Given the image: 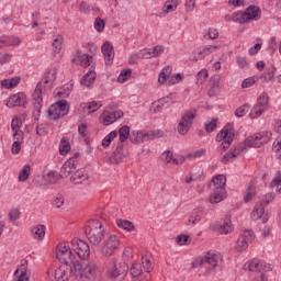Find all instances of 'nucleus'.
<instances>
[{"label":"nucleus","instance_id":"1","mask_svg":"<svg viewBox=\"0 0 281 281\" xmlns=\"http://www.w3.org/2000/svg\"><path fill=\"white\" fill-rule=\"evenodd\" d=\"M85 232L90 245L94 247H98L104 238V226H102V222L98 220L88 221Z\"/></svg>","mask_w":281,"mask_h":281},{"label":"nucleus","instance_id":"2","mask_svg":"<svg viewBox=\"0 0 281 281\" xmlns=\"http://www.w3.org/2000/svg\"><path fill=\"white\" fill-rule=\"evenodd\" d=\"M262 11L256 5H249L244 12H235L232 15V21L234 23H240L241 25L245 23H249V21H258Z\"/></svg>","mask_w":281,"mask_h":281},{"label":"nucleus","instance_id":"3","mask_svg":"<svg viewBox=\"0 0 281 281\" xmlns=\"http://www.w3.org/2000/svg\"><path fill=\"white\" fill-rule=\"evenodd\" d=\"M128 276V265L126 262L112 261L108 265L106 277L110 280L122 281Z\"/></svg>","mask_w":281,"mask_h":281},{"label":"nucleus","instance_id":"4","mask_svg":"<svg viewBox=\"0 0 281 281\" xmlns=\"http://www.w3.org/2000/svg\"><path fill=\"white\" fill-rule=\"evenodd\" d=\"M245 271H252L255 273H260L255 278V281H268L267 271H271V265L269 263H261L258 259H252L244 265Z\"/></svg>","mask_w":281,"mask_h":281},{"label":"nucleus","instance_id":"5","mask_svg":"<svg viewBox=\"0 0 281 281\" xmlns=\"http://www.w3.org/2000/svg\"><path fill=\"white\" fill-rule=\"evenodd\" d=\"M234 137H236V134L234 133L232 125H225L223 130L216 135V142H222L217 148L218 153H225V150L232 146Z\"/></svg>","mask_w":281,"mask_h":281},{"label":"nucleus","instance_id":"6","mask_svg":"<svg viewBox=\"0 0 281 281\" xmlns=\"http://www.w3.org/2000/svg\"><path fill=\"white\" fill-rule=\"evenodd\" d=\"M205 263L210 266L205 270L204 276H210L212 271H221L223 269V255L216 250H209L205 255Z\"/></svg>","mask_w":281,"mask_h":281},{"label":"nucleus","instance_id":"7","mask_svg":"<svg viewBox=\"0 0 281 281\" xmlns=\"http://www.w3.org/2000/svg\"><path fill=\"white\" fill-rule=\"evenodd\" d=\"M196 119V109L192 108L182 114L178 123V133L180 135H188L194 120Z\"/></svg>","mask_w":281,"mask_h":281},{"label":"nucleus","instance_id":"8","mask_svg":"<svg viewBox=\"0 0 281 281\" xmlns=\"http://www.w3.org/2000/svg\"><path fill=\"white\" fill-rule=\"evenodd\" d=\"M47 111L49 120H60V117H65V115H68L69 103H67V100H59L52 104Z\"/></svg>","mask_w":281,"mask_h":281},{"label":"nucleus","instance_id":"9","mask_svg":"<svg viewBox=\"0 0 281 281\" xmlns=\"http://www.w3.org/2000/svg\"><path fill=\"white\" fill-rule=\"evenodd\" d=\"M56 258L61 265H71V261L76 259V255L71 252V248L67 241L57 245Z\"/></svg>","mask_w":281,"mask_h":281},{"label":"nucleus","instance_id":"10","mask_svg":"<svg viewBox=\"0 0 281 281\" xmlns=\"http://www.w3.org/2000/svg\"><path fill=\"white\" fill-rule=\"evenodd\" d=\"M271 135V132H261L254 136H248L245 139V146H249V148H260L265 146V144H269Z\"/></svg>","mask_w":281,"mask_h":281},{"label":"nucleus","instance_id":"11","mask_svg":"<svg viewBox=\"0 0 281 281\" xmlns=\"http://www.w3.org/2000/svg\"><path fill=\"white\" fill-rule=\"evenodd\" d=\"M269 108V94L267 92H262L258 99L256 104L252 106L250 111V117L252 120H256L257 117H260L265 111Z\"/></svg>","mask_w":281,"mask_h":281},{"label":"nucleus","instance_id":"12","mask_svg":"<svg viewBox=\"0 0 281 281\" xmlns=\"http://www.w3.org/2000/svg\"><path fill=\"white\" fill-rule=\"evenodd\" d=\"M120 247V238L115 235H111L109 239L104 240L101 246L100 254L104 258H109V256H113L116 249Z\"/></svg>","mask_w":281,"mask_h":281},{"label":"nucleus","instance_id":"13","mask_svg":"<svg viewBox=\"0 0 281 281\" xmlns=\"http://www.w3.org/2000/svg\"><path fill=\"white\" fill-rule=\"evenodd\" d=\"M33 104H34V109H33V114L35 120H38V117H41V109H43V83L38 82L36 85V88L33 92Z\"/></svg>","mask_w":281,"mask_h":281},{"label":"nucleus","instance_id":"14","mask_svg":"<svg viewBox=\"0 0 281 281\" xmlns=\"http://www.w3.org/2000/svg\"><path fill=\"white\" fill-rule=\"evenodd\" d=\"M72 249L76 251L77 256L82 260H87L89 256H91V249L89 248V244L81 239H74L71 241Z\"/></svg>","mask_w":281,"mask_h":281},{"label":"nucleus","instance_id":"15","mask_svg":"<svg viewBox=\"0 0 281 281\" xmlns=\"http://www.w3.org/2000/svg\"><path fill=\"white\" fill-rule=\"evenodd\" d=\"M216 49H218V46L216 45H207V46L195 48L193 50L191 60H193V63H198V60H203V58H205L206 56H210V54H214Z\"/></svg>","mask_w":281,"mask_h":281},{"label":"nucleus","instance_id":"16","mask_svg":"<svg viewBox=\"0 0 281 281\" xmlns=\"http://www.w3.org/2000/svg\"><path fill=\"white\" fill-rule=\"evenodd\" d=\"M254 240V233L251 231H244L241 236L237 239L235 249L239 254H243V251H247V248L249 247V243Z\"/></svg>","mask_w":281,"mask_h":281},{"label":"nucleus","instance_id":"17","mask_svg":"<svg viewBox=\"0 0 281 281\" xmlns=\"http://www.w3.org/2000/svg\"><path fill=\"white\" fill-rule=\"evenodd\" d=\"M32 271L27 268V261L22 260L19 268L14 271L13 281H30Z\"/></svg>","mask_w":281,"mask_h":281},{"label":"nucleus","instance_id":"18","mask_svg":"<svg viewBox=\"0 0 281 281\" xmlns=\"http://www.w3.org/2000/svg\"><path fill=\"white\" fill-rule=\"evenodd\" d=\"M77 168L76 158H70L60 168L59 177H61V179H70L74 172H76Z\"/></svg>","mask_w":281,"mask_h":281},{"label":"nucleus","instance_id":"19","mask_svg":"<svg viewBox=\"0 0 281 281\" xmlns=\"http://www.w3.org/2000/svg\"><path fill=\"white\" fill-rule=\"evenodd\" d=\"M124 117V112L122 110H116L114 112L105 111L101 114L100 120L104 126L113 124L116 120Z\"/></svg>","mask_w":281,"mask_h":281},{"label":"nucleus","instance_id":"20","mask_svg":"<svg viewBox=\"0 0 281 281\" xmlns=\"http://www.w3.org/2000/svg\"><path fill=\"white\" fill-rule=\"evenodd\" d=\"M70 182L75 186H89V175L87 173L86 169H77L70 177Z\"/></svg>","mask_w":281,"mask_h":281},{"label":"nucleus","instance_id":"21","mask_svg":"<svg viewBox=\"0 0 281 281\" xmlns=\"http://www.w3.org/2000/svg\"><path fill=\"white\" fill-rule=\"evenodd\" d=\"M251 218L254 221H261V223H267L269 221V215L265 213V205L262 202H257L251 212Z\"/></svg>","mask_w":281,"mask_h":281},{"label":"nucleus","instance_id":"22","mask_svg":"<svg viewBox=\"0 0 281 281\" xmlns=\"http://www.w3.org/2000/svg\"><path fill=\"white\" fill-rule=\"evenodd\" d=\"M124 159H126V155H124V146H122V144H117L116 149L108 158L106 162L115 166L124 161Z\"/></svg>","mask_w":281,"mask_h":281},{"label":"nucleus","instance_id":"23","mask_svg":"<svg viewBox=\"0 0 281 281\" xmlns=\"http://www.w3.org/2000/svg\"><path fill=\"white\" fill-rule=\"evenodd\" d=\"M221 75H214L210 78L209 97L214 98L221 93Z\"/></svg>","mask_w":281,"mask_h":281},{"label":"nucleus","instance_id":"24","mask_svg":"<svg viewBox=\"0 0 281 281\" xmlns=\"http://www.w3.org/2000/svg\"><path fill=\"white\" fill-rule=\"evenodd\" d=\"M172 74V67L167 66L162 68L161 72L158 76L159 85H164L166 80L169 78V85H178L179 80L175 78V76H170Z\"/></svg>","mask_w":281,"mask_h":281},{"label":"nucleus","instance_id":"25","mask_svg":"<svg viewBox=\"0 0 281 281\" xmlns=\"http://www.w3.org/2000/svg\"><path fill=\"white\" fill-rule=\"evenodd\" d=\"M95 261H90L87 263V266L83 268L81 273V281H91L95 280Z\"/></svg>","mask_w":281,"mask_h":281},{"label":"nucleus","instance_id":"26","mask_svg":"<svg viewBox=\"0 0 281 281\" xmlns=\"http://www.w3.org/2000/svg\"><path fill=\"white\" fill-rule=\"evenodd\" d=\"M25 93L19 92L11 95L5 104L9 109H12L14 106H25Z\"/></svg>","mask_w":281,"mask_h":281},{"label":"nucleus","instance_id":"27","mask_svg":"<svg viewBox=\"0 0 281 281\" xmlns=\"http://www.w3.org/2000/svg\"><path fill=\"white\" fill-rule=\"evenodd\" d=\"M203 207H196L194 209L190 216L189 220L187 222V226L188 227H194V225H199V223H201L202 218H203Z\"/></svg>","mask_w":281,"mask_h":281},{"label":"nucleus","instance_id":"28","mask_svg":"<svg viewBox=\"0 0 281 281\" xmlns=\"http://www.w3.org/2000/svg\"><path fill=\"white\" fill-rule=\"evenodd\" d=\"M54 278L56 281H68L71 278V273H69V267L66 265L59 266L55 272Z\"/></svg>","mask_w":281,"mask_h":281},{"label":"nucleus","instance_id":"29","mask_svg":"<svg viewBox=\"0 0 281 281\" xmlns=\"http://www.w3.org/2000/svg\"><path fill=\"white\" fill-rule=\"evenodd\" d=\"M102 54L105 59V65H111L113 63V58H115V53L113 52V45L109 42H105L101 47Z\"/></svg>","mask_w":281,"mask_h":281},{"label":"nucleus","instance_id":"30","mask_svg":"<svg viewBox=\"0 0 281 281\" xmlns=\"http://www.w3.org/2000/svg\"><path fill=\"white\" fill-rule=\"evenodd\" d=\"M74 90V81L64 85L63 87L55 90V98H60L61 100L65 98H69L71 91Z\"/></svg>","mask_w":281,"mask_h":281},{"label":"nucleus","instance_id":"31","mask_svg":"<svg viewBox=\"0 0 281 281\" xmlns=\"http://www.w3.org/2000/svg\"><path fill=\"white\" fill-rule=\"evenodd\" d=\"M211 183L213 184L212 190L225 192L227 178L225 177V175H217L212 179Z\"/></svg>","mask_w":281,"mask_h":281},{"label":"nucleus","instance_id":"32","mask_svg":"<svg viewBox=\"0 0 281 281\" xmlns=\"http://www.w3.org/2000/svg\"><path fill=\"white\" fill-rule=\"evenodd\" d=\"M93 82H95V68L92 66L90 67L89 71L81 78L80 85L82 87L89 88Z\"/></svg>","mask_w":281,"mask_h":281},{"label":"nucleus","instance_id":"33","mask_svg":"<svg viewBox=\"0 0 281 281\" xmlns=\"http://www.w3.org/2000/svg\"><path fill=\"white\" fill-rule=\"evenodd\" d=\"M81 109L83 110V113H88V114L95 113V111H99L100 109H102V102L92 101L89 103H82Z\"/></svg>","mask_w":281,"mask_h":281},{"label":"nucleus","instance_id":"34","mask_svg":"<svg viewBox=\"0 0 281 281\" xmlns=\"http://www.w3.org/2000/svg\"><path fill=\"white\" fill-rule=\"evenodd\" d=\"M240 153H243V149L240 148H235L226 153L221 159L222 164H232L236 157H240Z\"/></svg>","mask_w":281,"mask_h":281},{"label":"nucleus","instance_id":"35","mask_svg":"<svg viewBox=\"0 0 281 281\" xmlns=\"http://www.w3.org/2000/svg\"><path fill=\"white\" fill-rule=\"evenodd\" d=\"M143 137L145 142H150L153 139H159L164 137V131L161 130H154V131H143Z\"/></svg>","mask_w":281,"mask_h":281},{"label":"nucleus","instance_id":"36","mask_svg":"<svg viewBox=\"0 0 281 281\" xmlns=\"http://www.w3.org/2000/svg\"><path fill=\"white\" fill-rule=\"evenodd\" d=\"M57 75L58 70H56V68L48 69L44 75V85H49V87H54V82H56Z\"/></svg>","mask_w":281,"mask_h":281},{"label":"nucleus","instance_id":"37","mask_svg":"<svg viewBox=\"0 0 281 281\" xmlns=\"http://www.w3.org/2000/svg\"><path fill=\"white\" fill-rule=\"evenodd\" d=\"M220 234H232L234 232V226H232V216L226 215L223 225L220 226Z\"/></svg>","mask_w":281,"mask_h":281},{"label":"nucleus","instance_id":"38","mask_svg":"<svg viewBox=\"0 0 281 281\" xmlns=\"http://www.w3.org/2000/svg\"><path fill=\"white\" fill-rule=\"evenodd\" d=\"M212 194L209 198L211 204L221 203L225 199V191L212 190Z\"/></svg>","mask_w":281,"mask_h":281},{"label":"nucleus","instance_id":"39","mask_svg":"<svg viewBox=\"0 0 281 281\" xmlns=\"http://www.w3.org/2000/svg\"><path fill=\"white\" fill-rule=\"evenodd\" d=\"M77 58L81 65V67H91V61L93 60L92 55L82 54V52L78 50Z\"/></svg>","mask_w":281,"mask_h":281},{"label":"nucleus","instance_id":"40","mask_svg":"<svg viewBox=\"0 0 281 281\" xmlns=\"http://www.w3.org/2000/svg\"><path fill=\"white\" fill-rule=\"evenodd\" d=\"M33 238L43 240L45 238V225L40 224L32 229Z\"/></svg>","mask_w":281,"mask_h":281},{"label":"nucleus","instance_id":"41","mask_svg":"<svg viewBox=\"0 0 281 281\" xmlns=\"http://www.w3.org/2000/svg\"><path fill=\"white\" fill-rule=\"evenodd\" d=\"M131 137V127L128 125H124L119 130V139L121 144H124Z\"/></svg>","mask_w":281,"mask_h":281},{"label":"nucleus","instance_id":"42","mask_svg":"<svg viewBox=\"0 0 281 281\" xmlns=\"http://www.w3.org/2000/svg\"><path fill=\"white\" fill-rule=\"evenodd\" d=\"M116 225L121 229H125V232H133V229H135V225H133L128 220L119 218L116 220Z\"/></svg>","mask_w":281,"mask_h":281},{"label":"nucleus","instance_id":"43","mask_svg":"<svg viewBox=\"0 0 281 281\" xmlns=\"http://www.w3.org/2000/svg\"><path fill=\"white\" fill-rule=\"evenodd\" d=\"M43 181L45 186H52L58 181V173L49 171L43 176Z\"/></svg>","mask_w":281,"mask_h":281},{"label":"nucleus","instance_id":"44","mask_svg":"<svg viewBox=\"0 0 281 281\" xmlns=\"http://www.w3.org/2000/svg\"><path fill=\"white\" fill-rule=\"evenodd\" d=\"M276 76V67L268 68L261 76L262 82H271Z\"/></svg>","mask_w":281,"mask_h":281},{"label":"nucleus","instance_id":"45","mask_svg":"<svg viewBox=\"0 0 281 281\" xmlns=\"http://www.w3.org/2000/svg\"><path fill=\"white\" fill-rule=\"evenodd\" d=\"M130 142L133 144H143L144 140V131L132 132L130 135Z\"/></svg>","mask_w":281,"mask_h":281},{"label":"nucleus","instance_id":"46","mask_svg":"<svg viewBox=\"0 0 281 281\" xmlns=\"http://www.w3.org/2000/svg\"><path fill=\"white\" fill-rule=\"evenodd\" d=\"M71 150V145L69 144V139L67 138H61L59 143V153L60 155H67Z\"/></svg>","mask_w":281,"mask_h":281},{"label":"nucleus","instance_id":"47","mask_svg":"<svg viewBox=\"0 0 281 281\" xmlns=\"http://www.w3.org/2000/svg\"><path fill=\"white\" fill-rule=\"evenodd\" d=\"M30 170H31L30 165H25V166L21 169V171H20V173H19V181H20L21 183H25V181H27V179H30Z\"/></svg>","mask_w":281,"mask_h":281},{"label":"nucleus","instance_id":"48","mask_svg":"<svg viewBox=\"0 0 281 281\" xmlns=\"http://www.w3.org/2000/svg\"><path fill=\"white\" fill-rule=\"evenodd\" d=\"M117 137V131L110 132L103 139H102V146L103 148H109L111 146V143L113 139Z\"/></svg>","mask_w":281,"mask_h":281},{"label":"nucleus","instance_id":"49","mask_svg":"<svg viewBox=\"0 0 281 281\" xmlns=\"http://www.w3.org/2000/svg\"><path fill=\"white\" fill-rule=\"evenodd\" d=\"M142 263L135 262L130 268V273L133 278H139V276H142Z\"/></svg>","mask_w":281,"mask_h":281},{"label":"nucleus","instance_id":"50","mask_svg":"<svg viewBox=\"0 0 281 281\" xmlns=\"http://www.w3.org/2000/svg\"><path fill=\"white\" fill-rule=\"evenodd\" d=\"M63 35H56L53 40V47L54 52L60 53V49H63Z\"/></svg>","mask_w":281,"mask_h":281},{"label":"nucleus","instance_id":"51","mask_svg":"<svg viewBox=\"0 0 281 281\" xmlns=\"http://www.w3.org/2000/svg\"><path fill=\"white\" fill-rule=\"evenodd\" d=\"M255 196H256V188L249 184L246 190V194L244 195L245 203H249V201H251V199H254Z\"/></svg>","mask_w":281,"mask_h":281},{"label":"nucleus","instance_id":"52","mask_svg":"<svg viewBox=\"0 0 281 281\" xmlns=\"http://www.w3.org/2000/svg\"><path fill=\"white\" fill-rule=\"evenodd\" d=\"M11 128L14 132L13 139H16L19 137V128H21V121L16 117L12 120Z\"/></svg>","mask_w":281,"mask_h":281},{"label":"nucleus","instance_id":"53","mask_svg":"<svg viewBox=\"0 0 281 281\" xmlns=\"http://www.w3.org/2000/svg\"><path fill=\"white\" fill-rule=\"evenodd\" d=\"M249 113V104H244L236 109L235 116L236 117H245Z\"/></svg>","mask_w":281,"mask_h":281},{"label":"nucleus","instance_id":"54","mask_svg":"<svg viewBox=\"0 0 281 281\" xmlns=\"http://www.w3.org/2000/svg\"><path fill=\"white\" fill-rule=\"evenodd\" d=\"M206 150L205 149H198L195 151H192L190 154H187V158L188 159H199V157H205L206 155Z\"/></svg>","mask_w":281,"mask_h":281},{"label":"nucleus","instance_id":"55","mask_svg":"<svg viewBox=\"0 0 281 281\" xmlns=\"http://www.w3.org/2000/svg\"><path fill=\"white\" fill-rule=\"evenodd\" d=\"M211 38V41H216V38H218V30L214 29V27H210L206 32V34H204V38Z\"/></svg>","mask_w":281,"mask_h":281},{"label":"nucleus","instance_id":"56","mask_svg":"<svg viewBox=\"0 0 281 281\" xmlns=\"http://www.w3.org/2000/svg\"><path fill=\"white\" fill-rule=\"evenodd\" d=\"M169 100H170V97H165V98L158 100L157 102L153 103L154 111L155 112L159 111V109H161V106H164V104H168Z\"/></svg>","mask_w":281,"mask_h":281},{"label":"nucleus","instance_id":"57","mask_svg":"<svg viewBox=\"0 0 281 281\" xmlns=\"http://www.w3.org/2000/svg\"><path fill=\"white\" fill-rule=\"evenodd\" d=\"M132 70L130 68H125L121 71L117 80L119 82H124L125 80H128L131 78Z\"/></svg>","mask_w":281,"mask_h":281},{"label":"nucleus","instance_id":"58","mask_svg":"<svg viewBox=\"0 0 281 281\" xmlns=\"http://www.w3.org/2000/svg\"><path fill=\"white\" fill-rule=\"evenodd\" d=\"M209 77H210V75L207 74V69H202L196 75L198 82L200 85H203V82H205V80H207Z\"/></svg>","mask_w":281,"mask_h":281},{"label":"nucleus","instance_id":"59","mask_svg":"<svg viewBox=\"0 0 281 281\" xmlns=\"http://www.w3.org/2000/svg\"><path fill=\"white\" fill-rule=\"evenodd\" d=\"M104 25H106V22H104V20H102L101 18H95L94 30L97 32H104Z\"/></svg>","mask_w":281,"mask_h":281},{"label":"nucleus","instance_id":"60","mask_svg":"<svg viewBox=\"0 0 281 281\" xmlns=\"http://www.w3.org/2000/svg\"><path fill=\"white\" fill-rule=\"evenodd\" d=\"M203 265H205V256L196 257V258L191 262V269H196L198 267H203Z\"/></svg>","mask_w":281,"mask_h":281},{"label":"nucleus","instance_id":"61","mask_svg":"<svg viewBox=\"0 0 281 281\" xmlns=\"http://www.w3.org/2000/svg\"><path fill=\"white\" fill-rule=\"evenodd\" d=\"M11 153L12 155H19V153H21V140L19 139V136L15 137V140L12 144Z\"/></svg>","mask_w":281,"mask_h":281},{"label":"nucleus","instance_id":"62","mask_svg":"<svg viewBox=\"0 0 281 281\" xmlns=\"http://www.w3.org/2000/svg\"><path fill=\"white\" fill-rule=\"evenodd\" d=\"M236 63H237L239 69H247L249 67V61H247L246 57L238 56L236 58Z\"/></svg>","mask_w":281,"mask_h":281},{"label":"nucleus","instance_id":"63","mask_svg":"<svg viewBox=\"0 0 281 281\" xmlns=\"http://www.w3.org/2000/svg\"><path fill=\"white\" fill-rule=\"evenodd\" d=\"M9 218H10L11 223H16V221H19V218H21V212L18 209L11 210L9 213Z\"/></svg>","mask_w":281,"mask_h":281},{"label":"nucleus","instance_id":"64","mask_svg":"<svg viewBox=\"0 0 281 281\" xmlns=\"http://www.w3.org/2000/svg\"><path fill=\"white\" fill-rule=\"evenodd\" d=\"M217 120L212 119L211 121L205 123L206 133H213L216 128Z\"/></svg>","mask_w":281,"mask_h":281}]
</instances>
